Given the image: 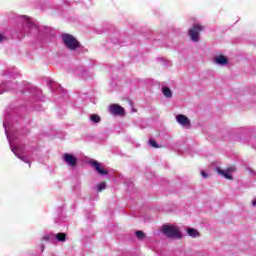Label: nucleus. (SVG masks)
Segmentation results:
<instances>
[{
	"mask_svg": "<svg viewBox=\"0 0 256 256\" xmlns=\"http://www.w3.org/2000/svg\"><path fill=\"white\" fill-rule=\"evenodd\" d=\"M187 233H188L189 237H193L194 239H196V237L200 236L199 231L195 228H189L187 230Z\"/></svg>",
	"mask_w": 256,
	"mask_h": 256,
	"instance_id": "nucleus-16",
	"label": "nucleus"
},
{
	"mask_svg": "<svg viewBox=\"0 0 256 256\" xmlns=\"http://www.w3.org/2000/svg\"><path fill=\"white\" fill-rule=\"evenodd\" d=\"M5 41V35L0 34V43H3Z\"/></svg>",
	"mask_w": 256,
	"mask_h": 256,
	"instance_id": "nucleus-22",
	"label": "nucleus"
},
{
	"mask_svg": "<svg viewBox=\"0 0 256 256\" xmlns=\"http://www.w3.org/2000/svg\"><path fill=\"white\" fill-rule=\"evenodd\" d=\"M150 147H154V149H159V144L154 139L149 140Z\"/></svg>",
	"mask_w": 256,
	"mask_h": 256,
	"instance_id": "nucleus-20",
	"label": "nucleus"
},
{
	"mask_svg": "<svg viewBox=\"0 0 256 256\" xmlns=\"http://www.w3.org/2000/svg\"><path fill=\"white\" fill-rule=\"evenodd\" d=\"M216 171H217L218 175H222V177H224L225 179H233V176H231V174H229V172L227 170H223V169L217 167Z\"/></svg>",
	"mask_w": 256,
	"mask_h": 256,
	"instance_id": "nucleus-14",
	"label": "nucleus"
},
{
	"mask_svg": "<svg viewBox=\"0 0 256 256\" xmlns=\"http://www.w3.org/2000/svg\"><path fill=\"white\" fill-rule=\"evenodd\" d=\"M229 171H233V168H229Z\"/></svg>",
	"mask_w": 256,
	"mask_h": 256,
	"instance_id": "nucleus-26",
	"label": "nucleus"
},
{
	"mask_svg": "<svg viewBox=\"0 0 256 256\" xmlns=\"http://www.w3.org/2000/svg\"><path fill=\"white\" fill-rule=\"evenodd\" d=\"M161 232L165 237L169 239H183V234H181V230L179 227L173 224H165L161 228Z\"/></svg>",
	"mask_w": 256,
	"mask_h": 256,
	"instance_id": "nucleus-3",
	"label": "nucleus"
},
{
	"mask_svg": "<svg viewBox=\"0 0 256 256\" xmlns=\"http://www.w3.org/2000/svg\"><path fill=\"white\" fill-rule=\"evenodd\" d=\"M3 127L5 129V135L8 139L11 151L24 163H28L29 167H31V158L29 156L23 155V146L15 143V136L9 134V130L11 129V124L9 123V119L7 117L4 119Z\"/></svg>",
	"mask_w": 256,
	"mask_h": 256,
	"instance_id": "nucleus-1",
	"label": "nucleus"
},
{
	"mask_svg": "<svg viewBox=\"0 0 256 256\" xmlns=\"http://www.w3.org/2000/svg\"><path fill=\"white\" fill-rule=\"evenodd\" d=\"M46 83H47L48 87L50 89H52V91H54L53 87H56V92L61 93V97H65L66 92H65V90H63V88H61V85H59L58 83H54L53 80H51V79H48L46 81Z\"/></svg>",
	"mask_w": 256,
	"mask_h": 256,
	"instance_id": "nucleus-10",
	"label": "nucleus"
},
{
	"mask_svg": "<svg viewBox=\"0 0 256 256\" xmlns=\"http://www.w3.org/2000/svg\"><path fill=\"white\" fill-rule=\"evenodd\" d=\"M90 121H92V123H101V117L97 114H92L90 115Z\"/></svg>",
	"mask_w": 256,
	"mask_h": 256,
	"instance_id": "nucleus-19",
	"label": "nucleus"
},
{
	"mask_svg": "<svg viewBox=\"0 0 256 256\" xmlns=\"http://www.w3.org/2000/svg\"><path fill=\"white\" fill-rule=\"evenodd\" d=\"M214 63L220 67H225V65L229 64V60L223 55H218L214 57Z\"/></svg>",
	"mask_w": 256,
	"mask_h": 256,
	"instance_id": "nucleus-13",
	"label": "nucleus"
},
{
	"mask_svg": "<svg viewBox=\"0 0 256 256\" xmlns=\"http://www.w3.org/2000/svg\"><path fill=\"white\" fill-rule=\"evenodd\" d=\"M162 93L167 99H171V97H173V92L169 87H162Z\"/></svg>",
	"mask_w": 256,
	"mask_h": 256,
	"instance_id": "nucleus-15",
	"label": "nucleus"
},
{
	"mask_svg": "<svg viewBox=\"0 0 256 256\" xmlns=\"http://www.w3.org/2000/svg\"><path fill=\"white\" fill-rule=\"evenodd\" d=\"M90 165L93 166V168L95 169V171H97V173H99V175H108L109 172H107V170L103 169V167H101V163L92 160L90 161Z\"/></svg>",
	"mask_w": 256,
	"mask_h": 256,
	"instance_id": "nucleus-12",
	"label": "nucleus"
},
{
	"mask_svg": "<svg viewBox=\"0 0 256 256\" xmlns=\"http://www.w3.org/2000/svg\"><path fill=\"white\" fill-rule=\"evenodd\" d=\"M22 19H24L22 35H41L43 33L44 26L33 23L27 16H22Z\"/></svg>",
	"mask_w": 256,
	"mask_h": 256,
	"instance_id": "nucleus-2",
	"label": "nucleus"
},
{
	"mask_svg": "<svg viewBox=\"0 0 256 256\" xmlns=\"http://www.w3.org/2000/svg\"><path fill=\"white\" fill-rule=\"evenodd\" d=\"M252 206L256 207V198L252 201Z\"/></svg>",
	"mask_w": 256,
	"mask_h": 256,
	"instance_id": "nucleus-25",
	"label": "nucleus"
},
{
	"mask_svg": "<svg viewBox=\"0 0 256 256\" xmlns=\"http://www.w3.org/2000/svg\"><path fill=\"white\" fill-rule=\"evenodd\" d=\"M63 161L69 166V167H77V157L73 156V154L65 153L63 155Z\"/></svg>",
	"mask_w": 256,
	"mask_h": 256,
	"instance_id": "nucleus-9",
	"label": "nucleus"
},
{
	"mask_svg": "<svg viewBox=\"0 0 256 256\" xmlns=\"http://www.w3.org/2000/svg\"><path fill=\"white\" fill-rule=\"evenodd\" d=\"M136 237L137 239H145V234L143 231L139 230V231H136Z\"/></svg>",
	"mask_w": 256,
	"mask_h": 256,
	"instance_id": "nucleus-21",
	"label": "nucleus"
},
{
	"mask_svg": "<svg viewBox=\"0 0 256 256\" xmlns=\"http://www.w3.org/2000/svg\"><path fill=\"white\" fill-rule=\"evenodd\" d=\"M13 89H17V83L11 81H4L0 84V95H3V93H7V91H13Z\"/></svg>",
	"mask_w": 256,
	"mask_h": 256,
	"instance_id": "nucleus-7",
	"label": "nucleus"
},
{
	"mask_svg": "<svg viewBox=\"0 0 256 256\" xmlns=\"http://www.w3.org/2000/svg\"><path fill=\"white\" fill-rule=\"evenodd\" d=\"M203 31V26L194 24L189 30V37L194 43H199V34Z\"/></svg>",
	"mask_w": 256,
	"mask_h": 256,
	"instance_id": "nucleus-5",
	"label": "nucleus"
},
{
	"mask_svg": "<svg viewBox=\"0 0 256 256\" xmlns=\"http://www.w3.org/2000/svg\"><path fill=\"white\" fill-rule=\"evenodd\" d=\"M28 89L32 95L35 97H39L41 95V90L39 88L33 87V86H28Z\"/></svg>",
	"mask_w": 256,
	"mask_h": 256,
	"instance_id": "nucleus-17",
	"label": "nucleus"
},
{
	"mask_svg": "<svg viewBox=\"0 0 256 256\" xmlns=\"http://www.w3.org/2000/svg\"><path fill=\"white\" fill-rule=\"evenodd\" d=\"M248 171H249V173H251V174H254V175H255V171H253V169L248 168Z\"/></svg>",
	"mask_w": 256,
	"mask_h": 256,
	"instance_id": "nucleus-24",
	"label": "nucleus"
},
{
	"mask_svg": "<svg viewBox=\"0 0 256 256\" xmlns=\"http://www.w3.org/2000/svg\"><path fill=\"white\" fill-rule=\"evenodd\" d=\"M62 41L67 49L70 51H75V49H79L81 47V44H79V41L73 35L71 34H63L62 35Z\"/></svg>",
	"mask_w": 256,
	"mask_h": 256,
	"instance_id": "nucleus-4",
	"label": "nucleus"
},
{
	"mask_svg": "<svg viewBox=\"0 0 256 256\" xmlns=\"http://www.w3.org/2000/svg\"><path fill=\"white\" fill-rule=\"evenodd\" d=\"M44 241H60V242H65L67 241V234L65 233H58V234H53L50 233L48 235H45L43 237Z\"/></svg>",
	"mask_w": 256,
	"mask_h": 256,
	"instance_id": "nucleus-6",
	"label": "nucleus"
},
{
	"mask_svg": "<svg viewBox=\"0 0 256 256\" xmlns=\"http://www.w3.org/2000/svg\"><path fill=\"white\" fill-rule=\"evenodd\" d=\"M43 249H45V246H42V251H43Z\"/></svg>",
	"mask_w": 256,
	"mask_h": 256,
	"instance_id": "nucleus-27",
	"label": "nucleus"
},
{
	"mask_svg": "<svg viewBox=\"0 0 256 256\" xmlns=\"http://www.w3.org/2000/svg\"><path fill=\"white\" fill-rule=\"evenodd\" d=\"M107 189V184L105 182H101L96 186V191L101 193V191H105Z\"/></svg>",
	"mask_w": 256,
	"mask_h": 256,
	"instance_id": "nucleus-18",
	"label": "nucleus"
},
{
	"mask_svg": "<svg viewBox=\"0 0 256 256\" xmlns=\"http://www.w3.org/2000/svg\"><path fill=\"white\" fill-rule=\"evenodd\" d=\"M109 111L112 115H125V109L117 104L110 105Z\"/></svg>",
	"mask_w": 256,
	"mask_h": 256,
	"instance_id": "nucleus-11",
	"label": "nucleus"
},
{
	"mask_svg": "<svg viewBox=\"0 0 256 256\" xmlns=\"http://www.w3.org/2000/svg\"><path fill=\"white\" fill-rule=\"evenodd\" d=\"M201 175H202V177H203L204 179H207V177H208V175H207V173H205V171H202V172H201Z\"/></svg>",
	"mask_w": 256,
	"mask_h": 256,
	"instance_id": "nucleus-23",
	"label": "nucleus"
},
{
	"mask_svg": "<svg viewBox=\"0 0 256 256\" xmlns=\"http://www.w3.org/2000/svg\"><path fill=\"white\" fill-rule=\"evenodd\" d=\"M7 75H8V77L11 76V74H9V73Z\"/></svg>",
	"mask_w": 256,
	"mask_h": 256,
	"instance_id": "nucleus-28",
	"label": "nucleus"
},
{
	"mask_svg": "<svg viewBox=\"0 0 256 256\" xmlns=\"http://www.w3.org/2000/svg\"><path fill=\"white\" fill-rule=\"evenodd\" d=\"M176 121L181 125L182 127H185L186 129H189L191 127V120L187 118V116L183 114H179L176 116Z\"/></svg>",
	"mask_w": 256,
	"mask_h": 256,
	"instance_id": "nucleus-8",
	"label": "nucleus"
}]
</instances>
